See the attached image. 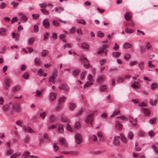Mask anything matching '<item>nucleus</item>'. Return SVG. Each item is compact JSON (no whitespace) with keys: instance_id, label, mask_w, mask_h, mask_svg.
I'll list each match as a JSON object with an SVG mask.
<instances>
[{"instance_id":"nucleus-10","label":"nucleus","mask_w":158,"mask_h":158,"mask_svg":"<svg viewBox=\"0 0 158 158\" xmlns=\"http://www.w3.org/2000/svg\"><path fill=\"white\" fill-rule=\"evenodd\" d=\"M129 120L130 122L134 126H135L136 124L137 120L136 118L134 119L132 117H130L129 118Z\"/></svg>"},{"instance_id":"nucleus-51","label":"nucleus","mask_w":158,"mask_h":158,"mask_svg":"<svg viewBox=\"0 0 158 158\" xmlns=\"http://www.w3.org/2000/svg\"><path fill=\"white\" fill-rule=\"evenodd\" d=\"M66 129L68 131H70L71 132L73 131V130H72V129L70 125L68 123H67V124Z\"/></svg>"},{"instance_id":"nucleus-20","label":"nucleus","mask_w":158,"mask_h":158,"mask_svg":"<svg viewBox=\"0 0 158 158\" xmlns=\"http://www.w3.org/2000/svg\"><path fill=\"white\" fill-rule=\"evenodd\" d=\"M134 137V135L132 132L129 131L127 136V137L131 140Z\"/></svg>"},{"instance_id":"nucleus-56","label":"nucleus","mask_w":158,"mask_h":158,"mask_svg":"<svg viewBox=\"0 0 158 158\" xmlns=\"http://www.w3.org/2000/svg\"><path fill=\"white\" fill-rule=\"evenodd\" d=\"M72 47V45L70 44H67L64 46L63 48L65 49L66 48H71Z\"/></svg>"},{"instance_id":"nucleus-37","label":"nucleus","mask_w":158,"mask_h":158,"mask_svg":"<svg viewBox=\"0 0 158 158\" xmlns=\"http://www.w3.org/2000/svg\"><path fill=\"white\" fill-rule=\"evenodd\" d=\"M6 6V4L4 2H2L0 4V8L3 9Z\"/></svg>"},{"instance_id":"nucleus-39","label":"nucleus","mask_w":158,"mask_h":158,"mask_svg":"<svg viewBox=\"0 0 158 158\" xmlns=\"http://www.w3.org/2000/svg\"><path fill=\"white\" fill-rule=\"evenodd\" d=\"M119 113V110H116L114 112L113 114L110 116L111 118H113L118 114Z\"/></svg>"},{"instance_id":"nucleus-14","label":"nucleus","mask_w":158,"mask_h":158,"mask_svg":"<svg viewBox=\"0 0 158 158\" xmlns=\"http://www.w3.org/2000/svg\"><path fill=\"white\" fill-rule=\"evenodd\" d=\"M56 97V94L54 93H51L50 94V98L52 101H54Z\"/></svg>"},{"instance_id":"nucleus-57","label":"nucleus","mask_w":158,"mask_h":158,"mask_svg":"<svg viewBox=\"0 0 158 158\" xmlns=\"http://www.w3.org/2000/svg\"><path fill=\"white\" fill-rule=\"evenodd\" d=\"M11 5L13 6L14 8L15 7L19 5V3L15 2H12L11 3Z\"/></svg>"},{"instance_id":"nucleus-9","label":"nucleus","mask_w":158,"mask_h":158,"mask_svg":"<svg viewBox=\"0 0 158 158\" xmlns=\"http://www.w3.org/2000/svg\"><path fill=\"white\" fill-rule=\"evenodd\" d=\"M59 88L60 89L67 90L68 89V86L67 85L65 84H62L59 87Z\"/></svg>"},{"instance_id":"nucleus-5","label":"nucleus","mask_w":158,"mask_h":158,"mask_svg":"<svg viewBox=\"0 0 158 158\" xmlns=\"http://www.w3.org/2000/svg\"><path fill=\"white\" fill-rule=\"evenodd\" d=\"M81 47L84 50H88L89 48V46L87 43L84 42L81 44Z\"/></svg>"},{"instance_id":"nucleus-3","label":"nucleus","mask_w":158,"mask_h":158,"mask_svg":"<svg viewBox=\"0 0 158 158\" xmlns=\"http://www.w3.org/2000/svg\"><path fill=\"white\" fill-rule=\"evenodd\" d=\"M93 114H90L88 115L87 118H86L85 122L87 123H89L90 122V123L92 124V121L93 120Z\"/></svg>"},{"instance_id":"nucleus-60","label":"nucleus","mask_w":158,"mask_h":158,"mask_svg":"<svg viewBox=\"0 0 158 158\" xmlns=\"http://www.w3.org/2000/svg\"><path fill=\"white\" fill-rule=\"evenodd\" d=\"M88 79L90 82H92L94 81V80L93 78L91 75H89L88 76Z\"/></svg>"},{"instance_id":"nucleus-8","label":"nucleus","mask_w":158,"mask_h":158,"mask_svg":"<svg viewBox=\"0 0 158 158\" xmlns=\"http://www.w3.org/2000/svg\"><path fill=\"white\" fill-rule=\"evenodd\" d=\"M123 127L122 124L120 123L118 121H116L115 127L117 129L120 130L122 129Z\"/></svg>"},{"instance_id":"nucleus-31","label":"nucleus","mask_w":158,"mask_h":158,"mask_svg":"<svg viewBox=\"0 0 158 158\" xmlns=\"http://www.w3.org/2000/svg\"><path fill=\"white\" fill-rule=\"evenodd\" d=\"M40 10L42 13L45 15H48L49 14V12L46 10L45 9H41Z\"/></svg>"},{"instance_id":"nucleus-16","label":"nucleus","mask_w":158,"mask_h":158,"mask_svg":"<svg viewBox=\"0 0 158 158\" xmlns=\"http://www.w3.org/2000/svg\"><path fill=\"white\" fill-rule=\"evenodd\" d=\"M21 89V87L19 85H16L14 87L12 91L14 93L17 92L19 91Z\"/></svg>"},{"instance_id":"nucleus-33","label":"nucleus","mask_w":158,"mask_h":158,"mask_svg":"<svg viewBox=\"0 0 158 158\" xmlns=\"http://www.w3.org/2000/svg\"><path fill=\"white\" fill-rule=\"evenodd\" d=\"M77 23L81 24L83 25H85L86 24V22L83 19L80 20H78L77 21Z\"/></svg>"},{"instance_id":"nucleus-52","label":"nucleus","mask_w":158,"mask_h":158,"mask_svg":"<svg viewBox=\"0 0 158 158\" xmlns=\"http://www.w3.org/2000/svg\"><path fill=\"white\" fill-rule=\"evenodd\" d=\"M55 10L56 12H58L59 11H63L64 9L61 7H58L56 8L55 9Z\"/></svg>"},{"instance_id":"nucleus-12","label":"nucleus","mask_w":158,"mask_h":158,"mask_svg":"<svg viewBox=\"0 0 158 158\" xmlns=\"http://www.w3.org/2000/svg\"><path fill=\"white\" fill-rule=\"evenodd\" d=\"M132 47V45L131 44L127 42L125 43L123 45V48L125 49L131 48Z\"/></svg>"},{"instance_id":"nucleus-19","label":"nucleus","mask_w":158,"mask_h":158,"mask_svg":"<svg viewBox=\"0 0 158 158\" xmlns=\"http://www.w3.org/2000/svg\"><path fill=\"white\" fill-rule=\"evenodd\" d=\"M120 137L121 139V140L123 142L125 143H127V141L126 138L123 134H121L120 135Z\"/></svg>"},{"instance_id":"nucleus-35","label":"nucleus","mask_w":158,"mask_h":158,"mask_svg":"<svg viewBox=\"0 0 158 158\" xmlns=\"http://www.w3.org/2000/svg\"><path fill=\"white\" fill-rule=\"evenodd\" d=\"M49 119L51 122H53L55 121L56 118L53 115H51L50 116Z\"/></svg>"},{"instance_id":"nucleus-40","label":"nucleus","mask_w":158,"mask_h":158,"mask_svg":"<svg viewBox=\"0 0 158 158\" xmlns=\"http://www.w3.org/2000/svg\"><path fill=\"white\" fill-rule=\"evenodd\" d=\"M157 86V84L156 83H153L152 84L151 86V89L153 90H154L156 89Z\"/></svg>"},{"instance_id":"nucleus-24","label":"nucleus","mask_w":158,"mask_h":158,"mask_svg":"<svg viewBox=\"0 0 158 158\" xmlns=\"http://www.w3.org/2000/svg\"><path fill=\"white\" fill-rule=\"evenodd\" d=\"M66 100V98L65 97L63 96L59 99L58 100L59 103V104H61L62 102H64Z\"/></svg>"},{"instance_id":"nucleus-44","label":"nucleus","mask_w":158,"mask_h":158,"mask_svg":"<svg viewBox=\"0 0 158 158\" xmlns=\"http://www.w3.org/2000/svg\"><path fill=\"white\" fill-rule=\"evenodd\" d=\"M20 155V152L15 153L12 154L11 156L10 157V158H13L15 157L19 156Z\"/></svg>"},{"instance_id":"nucleus-21","label":"nucleus","mask_w":158,"mask_h":158,"mask_svg":"<svg viewBox=\"0 0 158 158\" xmlns=\"http://www.w3.org/2000/svg\"><path fill=\"white\" fill-rule=\"evenodd\" d=\"M144 111V114L147 115H149L150 113V111L148 109L146 108H142Z\"/></svg>"},{"instance_id":"nucleus-53","label":"nucleus","mask_w":158,"mask_h":158,"mask_svg":"<svg viewBox=\"0 0 158 158\" xmlns=\"http://www.w3.org/2000/svg\"><path fill=\"white\" fill-rule=\"evenodd\" d=\"M138 143H135V150L137 151H140L141 150V148L138 147Z\"/></svg>"},{"instance_id":"nucleus-30","label":"nucleus","mask_w":158,"mask_h":158,"mask_svg":"<svg viewBox=\"0 0 158 158\" xmlns=\"http://www.w3.org/2000/svg\"><path fill=\"white\" fill-rule=\"evenodd\" d=\"M79 72L80 71L79 70L76 69L73 72L72 74L73 76H76L78 75L79 73Z\"/></svg>"},{"instance_id":"nucleus-38","label":"nucleus","mask_w":158,"mask_h":158,"mask_svg":"<svg viewBox=\"0 0 158 158\" xmlns=\"http://www.w3.org/2000/svg\"><path fill=\"white\" fill-rule=\"evenodd\" d=\"M120 55V52H113L112 53L113 56L117 58Z\"/></svg>"},{"instance_id":"nucleus-55","label":"nucleus","mask_w":158,"mask_h":158,"mask_svg":"<svg viewBox=\"0 0 158 158\" xmlns=\"http://www.w3.org/2000/svg\"><path fill=\"white\" fill-rule=\"evenodd\" d=\"M32 16L34 19H37L39 18L40 15L39 14H33L32 15Z\"/></svg>"},{"instance_id":"nucleus-54","label":"nucleus","mask_w":158,"mask_h":158,"mask_svg":"<svg viewBox=\"0 0 158 158\" xmlns=\"http://www.w3.org/2000/svg\"><path fill=\"white\" fill-rule=\"evenodd\" d=\"M80 123L77 122L75 124V127L77 129H79L80 127Z\"/></svg>"},{"instance_id":"nucleus-4","label":"nucleus","mask_w":158,"mask_h":158,"mask_svg":"<svg viewBox=\"0 0 158 158\" xmlns=\"http://www.w3.org/2000/svg\"><path fill=\"white\" fill-rule=\"evenodd\" d=\"M23 130L24 131L30 133L34 132V131L29 126H24L23 127Z\"/></svg>"},{"instance_id":"nucleus-34","label":"nucleus","mask_w":158,"mask_h":158,"mask_svg":"<svg viewBox=\"0 0 158 158\" xmlns=\"http://www.w3.org/2000/svg\"><path fill=\"white\" fill-rule=\"evenodd\" d=\"M29 74L27 72L25 73L22 76L23 77L26 79H28L29 78Z\"/></svg>"},{"instance_id":"nucleus-15","label":"nucleus","mask_w":158,"mask_h":158,"mask_svg":"<svg viewBox=\"0 0 158 158\" xmlns=\"http://www.w3.org/2000/svg\"><path fill=\"white\" fill-rule=\"evenodd\" d=\"M139 83L136 81H134L131 85V87L134 89H137L139 88Z\"/></svg>"},{"instance_id":"nucleus-6","label":"nucleus","mask_w":158,"mask_h":158,"mask_svg":"<svg viewBox=\"0 0 158 158\" xmlns=\"http://www.w3.org/2000/svg\"><path fill=\"white\" fill-rule=\"evenodd\" d=\"M124 16L126 20H130L132 18V14L129 12H127L126 13Z\"/></svg>"},{"instance_id":"nucleus-62","label":"nucleus","mask_w":158,"mask_h":158,"mask_svg":"<svg viewBox=\"0 0 158 158\" xmlns=\"http://www.w3.org/2000/svg\"><path fill=\"white\" fill-rule=\"evenodd\" d=\"M148 66L151 68H154L155 65L152 64V62L151 61H149L148 63Z\"/></svg>"},{"instance_id":"nucleus-1","label":"nucleus","mask_w":158,"mask_h":158,"mask_svg":"<svg viewBox=\"0 0 158 158\" xmlns=\"http://www.w3.org/2000/svg\"><path fill=\"white\" fill-rule=\"evenodd\" d=\"M75 142L78 144H79L82 142V139L81 135L79 133H76L74 135Z\"/></svg>"},{"instance_id":"nucleus-64","label":"nucleus","mask_w":158,"mask_h":158,"mask_svg":"<svg viewBox=\"0 0 158 158\" xmlns=\"http://www.w3.org/2000/svg\"><path fill=\"white\" fill-rule=\"evenodd\" d=\"M148 134L150 136L152 137L153 136L155 135V133L152 131L151 130L148 132Z\"/></svg>"},{"instance_id":"nucleus-41","label":"nucleus","mask_w":158,"mask_h":158,"mask_svg":"<svg viewBox=\"0 0 158 158\" xmlns=\"http://www.w3.org/2000/svg\"><path fill=\"white\" fill-rule=\"evenodd\" d=\"M144 62L143 61H142L140 62V63L139 64V67L140 69L141 70H143L144 67Z\"/></svg>"},{"instance_id":"nucleus-58","label":"nucleus","mask_w":158,"mask_h":158,"mask_svg":"<svg viewBox=\"0 0 158 158\" xmlns=\"http://www.w3.org/2000/svg\"><path fill=\"white\" fill-rule=\"evenodd\" d=\"M86 64H84V67L85 68H88L89 67V63L88 60H87V62H85Z\"/></svg>"},{"instance_id":"nucleus-11","label":"nucleus","mask_w":158,"mask_h":158,"mask_svg":"<svg viewBox=\"0 0 158 158\" xmlns=\"http://www.w3.org/2000/svg\"><path fill=\"white\" fill-rule=\"evenodd\" d=\"M10 80L8 78H6L5 81V84L6 85L5 88L6 89H8L9 88L10 85Z\"/></svg>"},{"instance_id":"nucleus-48","label":"nucleus","mask_w":158,"mask_h":158,"mask_svg":"<svg viewBox=\"0 0 158 158\" xmlns=\"http://www.w3.org/2000/svg\"><path fill=\"white\" fill-rule=\"evenodd\" d=\"M58 75L57 71L56 70L54 69L53 70L52 75V76H53L54 77H57Z\"/></svg>"},{"instance_id":"nucleus-50","label":"nucleus","mask_w":158,"mask_h":158,"mask_svg":"<svg viewBox=\"0 0 158 158\" xmlns=\"http://www.w3.org/2000/svg\"><path fill=\"white\" fill-rule=\"evenodd\" d=\"M34 31L35 32H37L38 31L39 27L37 25H35L33 27Z\"/></svg>"},{"instance_id":"nucleus-25","label":"nucleus","mask_w":158,"mask_h":158,"mask_svg":"<svg viewBox=\"0 0 158 158\" xmlns=\"http://www.w3.org/2000/svg\"><path fill=\"white\" fill-rule=\"evenodd\" d=\"M76 107V104L75 103H72L70 104V106L69 108L70 110L73 111L75 108Z\"/></svg>"},{"instance_id":"nucleus-61","label":"nucleus","mask_w":158,"mask_h":158,"mask_svg":"<svg viewBox=\"0 0 158 158\" xmlns=\"http://www.w3.org/2000/svg\"><path fill=\"white\" fill-rule=\"evenodd\" d=\"M60 144L62 145H64L65 144V141L63 138H61L60 139Z\"/></svg>"},{"instance_id":"nucleus-29","label":"nucleus","mask_w":158,"mask_h":158,"mask_svg":"<svg viewBox=\"0 0 158 158\" xmlns=\"http://www.w3.org/2000/svg\"><path fill=\"white\" fill-rule=\"evenodd\" d=\"M55 77H54L53 76H51L49 78V82H52L53 83H55Z\"/></svg>"},{"instance_id":"nucleus-46","label":"nucleus","mask_w":158,"mask_h":158,"mask_svg":"<svg viewBox=\"0 0 158 158\" xmlns=\"http://www.w3.org/2000/svg\"><path fill=\"white\" fill-rule=\"evenodd\" d=\"M46 115L45 112H43V113H41L40 114V116L43 119H44Z\"/></svg>"},{"instance_id":"nucleus-47","label":"nucleus","mask_w":158,"mask_h":158,"mask_svg":"<svg viewBox=\"0 0 158 158\" xmlns=\"http://www.w3.org/2000/svg\"><path fill=\"white\" fill-rule=\"evenodd\" d=\"M86 73V72L85 71H83L81 75V80L84 79L85 78V76Z\"/></svg>"},{"instance_id":"nucleus-63","label":"nucleus","mask_w":158,"mask_h":158,"mask_svg":"<svg viewBox=\"0 0 158 158\" xmlns=\"http://www.w3.org/2000/svg\"><path fill=\"white\" fill-rule=\"evenodd\" d=\"M49 33L48 32H46L44 35V40H45L48 39Z\"/></svg>"},{"instance_id":"nucleus-32","label":"nucleus","mask_w":158,"mask_h":158,"mask_svg":"<svg viewBox=\"0 0 158 158\" xmlns=\"http://www.w3.org/2000/svg\"><path fill=\"white\" fill-rule=\"evenodd\" d=\"M125 31L127 33L130 34L133 32L134 31V30L129 28H126L125 30Z\"/></svg>"},{"instance_id":"nucleus-26","label":"nucleus","mask_w":158,"mask_h":158,"mask_svg":"<svg viewBox=\"0 0 158 158\" xmlns=\"http://www.w3.org/2000/svg\"><path fill=\"white\" fill-rule=\"evenodd\" d=\"M52 24L54 26L57 27H59L60 24L56 20H53L52 21Z\"/></svg>"},{"instance_id":"nucleus-59","label":"nucleus","mask_w":158,"mask_h":158,"mask_svg":"<svg viewBox=\"0 0 158 158\" xmlns=\"http://www.w3.org/2000/svg\"><path fill=\"white\" fill-rule=\"evenodd\" d=\"M91 139L93 140L94 141H97V138L96 136L95 135H93L91 137Z\"/></svg>"},{"instance_id":"nucleus-7","label":"nucleus","mask_w":158,"mask_h":158,"mask_svg":"<svg viewBox=\"0 0 158 158\" xmlns=\"http://www.w3.org/2000/svg\"><path fill=\"white\" fill-rule=\"evenodd\" d=\"M43 25L46 28H49L50 27V23L49 21L47 19H44L43 22Z\"/></svg>"},{"instance_id":"nucleus-18","label":"nucleus","mask_w":158,"mask_h":158,"mask_svg":"<svg viewBox=\"0 0 158 158\" xmlns=\"http://www.w3.org/2000/svg\"><path fill=\"white\" fill-rule=\"evenodd\" d=\"M48 53V51L47 50H43L41 53V56L43 57L45 56Z\"/></svg>"},{"instance_id":"nucleus-22","label":"nucleus","mask_w":158,"mask_h":158,"mask_svg":"<svg viewBox=\"0 0 158 158\" xmlns=\"http://www.w3.org/2000/svg\"><path fill=\"white\" fill-rule=\"evenodd\" d=\"M105 80V77L103 76L99 77L97 79V81L100 83L104 81Z\"/></svg>"},{"instance_id":"nucleus-17","label":"nucleus","mask_w":158,"mask_h":158,"mask_svg":"<svg viewBox=\"0 0 158 158\" xmlns=\"http://www.w3.org/2000/svg\"><path fill=\"white\" fill-rule=\"evenodd\" d=\"M7 30L5 28L0 29V35H5L7 32Z\"/></svg>"},{"instance_id":"nucleus-13","label":"nucleus","mask_w":158,"mask_h":158,"mask_svg":"<svg viewBox=\"0 0 158 158\" xmlns=\"http://www.w3.org/2000/svg\"><path fill=\"white\" fill-rule=\"evenodd\" d=\"M63 126L61 124H59L58 127V131L60 133H62L64 132Z\"/></svg>"},{"instance_id":"nucleus-36","label":"nucleus","mask_w":158,"mask_h":158,"mask_svg":"<svg viewBox=\"0 0 158 158\" xmlns=\"http://www.w3.org/2000/svg\"><path fill=\"white\" fill-rule=\"evenodd\" d=\"M131 55L130 54L127 53H126L124 56V58L126 60H128L131 58Z\"/></svg>"},{"instance_id":"nucleus-23","label":"nucleus","mask_w":158,"mask_h":158,"mask_svg":"<svg viewBox=\"0 0 158 158\" xmlns=\"http://www.w3.org/2000/svg\"><path fill=\"white\" fill-rule=\"evenodd\" d=\"M125 80V78L123 77H118L117 81V82L118 83H121L123 82Z\"/></svg>"},{"instance_id":"nucleus-49","label":"nucleus","mask_w":158,"mask_h":158,"mask_svg":"<svg viewBox=\"0 0 158 158\" xmlns=\"http://www.w3.org/2000/svg\"><path fill=\"white\" fill-rule=\"evenodd\" d=\"M156 121V118H151L149 121V122L150 124H153Z\"/></svg>"},{"instance_id":"nucleus-28","label":"nucleus","mask_w":158,"mask_h":158,"mask_svg":"<svg viewBox=\"0 0 158 158\" xmlns=\"http://www.w3.org/2000/svg\"><path fill=\"white\" fill-rule=\"evenodd\" d=\"M119 141L117 138H115L114 139L113 143L115 145H118L119 144Z\"/></svg>"},{"instance_id":"nucleus-45","label":"nucleus","mask_w":158,"mask_h":158,"mask_svg":"<svg viewBox=\"0 0 158 158\" xmlns=\"http://www.w3.org/2000/svg\"><path fill=\"white\" fill-rule=\"evenodd\" d=\"M98 35L100 37H103L104 36V33L101 31H99L98 33Z\"/></svg>"},{"instance_id":"nucleus-43","label":"nucleus","mask_w":158,"mask_h":158,"mask_svg":"<svg viewBox=\"0 0 158 158\" xmlns=\"http://www.w3.org/2000/svg\"><path fill=\"white\" fill-rule=\"evenodd\" d=\"M34 41V38L33 37L30 38L28 40V44L30 45H31L33 44V43Z\"/></svg>"},{"instance_id":"nucleus-27","label":"nucleus","mask_w":158,"mask_h":158,"mask_svg":"<svg viewBox=\"0 0 158 158\" xmlns=\"http://www.w3.org/2000/svg\"><path fill=\"white\" fill-rule=\"evenodd\" d=\"M107 88L106 85L101 86L100 87V90L102 92L104 91L107 89Z\"/></svg>"},{"instance_id":"nucleus-2","label":"nucleus","mask_w":158,"mask_h":158,"mask_svg":"<svg viewBox=\"0 0 158 158\" xmlns=\"http://www.w3.org/2000/svg\"><path fill=\"white\" fill-rule=\"evenodd\" d=\"M13 109L17 113H19L22 110L21 107L20 103H15L14 106H12Z\"/></svg>"},{"instance_id":"nucleus-42","label":"nucleus","mask_w":158,"mask_h":158,"mask_svg":"<svg viewBox=\"0 0 158 158\" xmlns=\"http://www.w3.org/2000/svg\"><path fill=\"white\" fill-rule=\"evenodd\" d=\"M30 154V153L29 152L26 151L24 152V153L23 154V156L25 157H27V158H29L30 157H31L32 156L31 155L27 156V155H26V154Z\"/></svg>"}]
</instances>
